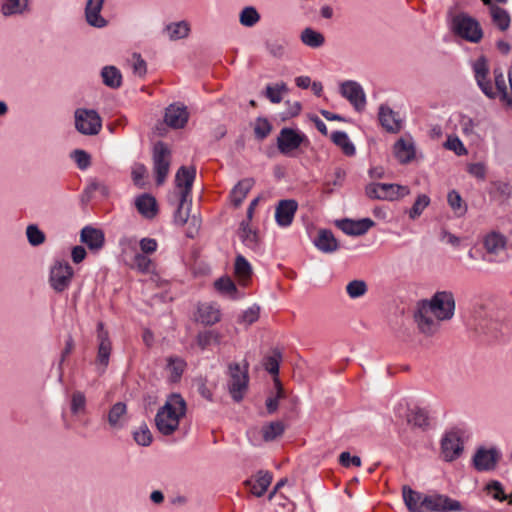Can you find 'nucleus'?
I'll list each match as a JSON object with an SVG mask.
<instances>
[{
    "instance_id": "c756f323",
    "label": "nucleus",
    "mask_w": 512,
    "mask_h": 512,
    "mask_svg": "<svg viewBox=\"0 0 512 512\" xmlns=\"http://www.w3.org/2000/svg\"><path fill=\"white\" fill-rule=\"evenodd\" d=\"M315 246L324 253H332L339 248L337 239L331 230L322 229L314 240Z\"/></svg>"
},
{
    "instance_id": "423d86ee",
    "label": "nucleus",
    "mask_w": 512,
    "mask_h": 512,
    "mask_svg": "<svg viewBox=\"0 0 512 512\" xmlns=\"http://www.w3.org/2000/svg\"><path fill=\"white\" fill-rule=\"evenodd\" d=\"M410 190L407 186L387 183H370L365 187V194L370 199L397 200L408 195Z\"/></svg>"
},
{
    "instance_id": "58836bf2",
    "label": "nucleus",
    "mask_w": 512,
    "mask_h": 512,
    "mask_svg": "<svg viewBox=\"0 0 512 512\" xmlns=\"http://www.w3.org/2000/svg\"><path fill=\"white\" fill-rule=\"evenodd\" d=\"M332 142L342 149L346 156H353L356 153L355 146L350 141L347 133L343 131H335L331 135Z\"/></svg>"
},
{
    "instance_id": "c03bdc74",
    "label": "nucleus",
    "mask_w": 512,
    "mask_h": 512,
    "mask_svg": "<svg viewBox=\"0 0 512 512\" xmlns=\"http://www.w3.org/2000/svg\"><path fill=\"white\" fill-rule=\"evenodd\" d=\"M137 271L147 274L154 270V264L152 260L145 254L136 253L133 258V264L131 266Z\"/></svg>"
},
{
    "instance_id": "f03ea898",
    "label": "nucleus",
    "mask_w": 512,
    "mask_h": 512,
    "mask_svg": "<svg viewBox=\"0 0 512 512\" xmlns=\"http://www.w3.org/2000/svg\"><path fill=\"white\" fill-rule=\"evenodd\" d=\"M186 409L183 397L178 393H172L155 416L158 431L163 435H171L179 427L180 419L185 416Z\"/></svg>"
},
{
    "instance_id": "a211bd4d",
    "label": "nucleus",
    "mask_w": 512,
    "mask_h": 512,
    "mask_svg": "<svg viewBox=\"0 0 512 512\" xmlns=\"http://www.w3.org/2000/svg\"><path fill=\"white\" fill-rule=\"evenodd\" d=\"M375 225L370 218L360 220L343 219L337 222V226L347 235L361 236Z\"/></svg>"
},
{
    "instance_id": "f704fd0d",
    "label": "nucleus",
    "mask_w": 512,
    "mask_h": 512,
    "mask_svg": "<svg viewBox=\"0 0 512 512\" xmlns=\"http://www.w3.org/2000/svg\"><path fill=\"white\" fill-rule=\"evenodd\" d=\"M187 364L184 359L178 356H170L167 358V366L166 369L169 371V380L172 383H177L180 381Z\"/></svg>"
},
{
    "instance_id": "f8f14e48",
    "label": "nucleus",
    "mask_w": 512,
    "mask_h": 512,
    "mask_svg": "<svg viewBox=\"0 0 512 512\" xmlns=\"http://www.w3.org/2000/svg\"><path fill=\"white\" fill-rule=\"evenodd\" d=\"M306 136L293 128L284 127L277 137V148L281 154L288 155L298 149Z\"/></svg>"
},
{
    "instance_id": "a19ab883",
    "label": "nucleus",
    "mask_w": 512,
    "mask_h": 512,
    "mask_svg": "<svg viewBox=\"0 0 512 512\" xmlns=\"http://www.w3.org/2000/svg\"><path fill=\"white\" fill-rule=\"evenodd\" d=\"M301 41L308 47H311V48H319L321 47L324 42H325V38L324 36L312 29V28H305L302 32H301Z\"/></svg>"
},
{
    "instance_id": "603ef678",
    "label": "nucleus",
    "mask_w": 512,
    "mask_h": 512,
    "mask_svg": "<svg viewBox=\"0 0 512 512\" xmlns=\"http://www.w3.org/2000/svg\"><path fill=\"white\" fill-rule=\"evenodd\" d=\"M260 19V15L254 7H245L240 13V23L246 27L254 26Z\"/></svg>"
},
{
    "instance_id": "e2e57ef3",
    "label": "nucleus",
    "mask_w": 512,
    "mask_h": 512,
    "mask_svg": "<svg viewBox=\"0 0 512 512\" xmlns=\"http://www.w3.org/2000/svg\"><path fill=\"white\" fill-rule=\"evenodd\" d=\"M126 413V404L123 402L115 403L108 413V422L111 426H116L120 418Z\"/></svg>"
},
{
    "instance_id": "4be33fe9",
    "label": "nucleus",
    "mask_w": 512,
    "mask_h": 512,
    "mask_svg": "<svg viewBox=\"0 0 512 512\" xmlns=\"http://www.w3.org/2000/svg\"><path fill=\"white\" fill-rule=\"evenodd\" d=\"M188 118L189 113L185 106L170 105L166 108L164 120L165 123L172 128H183Z\"/></svg>"
},
{
    "instance_id": "aec40b11",
    "label": "nucleus",
    "mask_w": 512,
    "mask_h": 512,
    "mask_svg": "<svg viewBox=\"0 0 512 512\" xmlns=\"http://www.w3.org/2000/svg\"><path fill=\"white\" fill-rule=\"evenodd\" d=\"M378 118L381 126L390 133H398L401 130V119L398 113L387 105L379 107Z\"/></svg>"
},
{
    "instance_id": "ddd939ff",
    "label": "nucleus",
    "mask_w": 512,
    "mask_h": 512,
    "mask_svg": "<svg viewBox=\"0 0 512 512\" xmlns=\"http://www.w3.org/2000/svg\"><path fill=\"white\" fill-rule=\"evenodd\" d=\"M423 504L426 512H452L461 510L459 501L439 494L424 496Z\"/></svg>"
},
{
    "instance_id": "9d476101",
    "label": "nucleus",
    "mask_w": 512,
    "mask_h": 512,
    "mask_svg": "<svg viewBox=\"0 0 512 512\" xmlns=\"http://www.w3.org/2000/svg\"><path fill=\"white\" fill-rule=\"evenodd\" d=\"M413 318L419 331L426 335H434L440 328V322L437 318L432 317V313L420 301L417 302Z\"/></svg>"
},
{
    "instance_id": "7ed1b4c3",
    "label": "nucleus",
    "mask_w": 512,
    "mask_h": 512,
    "mask_svg": "<svg viewBox=\"0 0 512 512\" xmlns=\"http://www.w3.org/2000/svg\"><path fill=\"white\" fill-rule=\"evenodd\" d=\"M420 302L431 311L438 321H447L454 316L455 299L450 291H438L430 300L424 299L420 300Z\"/></svg>"
},
{
    "instance_id": "bb28decb",
    "label": "nucleus",
    "mask_w": 512,
    "mask_h": 512,
    "mask_svg": "<svg viewBox=\"0 0 512 512\" xmlns=\"http://www.w3.org/2000/svg\"><path fill=\"white\" fill-rule=\"evenodd\" d=\"M507 239L499 232L492 231L483 239V245L489 255H497L506 248Z\"/></svg>"
},
{
    "instance_id": "ea45409f",
    "label": "nucleus",
    "mask_w": 512,
    "mask_h": 512,
    "mask_svg": "<svg viewBox=\"0 0 512 512\" xmlns=\"http://www.w3.org/2000/svg\"><path fill=\"white\" fill-rule=\"evenodd\" d=\"M101 76L103 83L110 88H119L122 84V75L115 66H105Z\"/></svg>"
},
{
    "instance_id": "de8ad7c7",
    "label": "nucleus",
    "mask_w": 512,
    "mask_h": 512,
    "mask_svg": "<svg viewBox=\"0 0 512 512\" xmlns=\"http://www.w3.org/2000/svg\"><path fill=\"white\" fill-rule=\"evenodd\" d=\"M430 204V198L426 194H420L418 195L417 199L415 200L414 204L408 211L409 218L412 220L417 219L420 217L422 212L425 210V208L428 207Z\"/></svg>"
},
{
    "instance_id": "69168bd1",
    "label": "nucleus",
    "mask_w": 512,
    "mask_h": 512,
    "mask_svg": "<svg viewBox=\"0 0 512 512\" xmlns=\"http://www.w3.org/2000/svg\"><path fill=\"white\" fill-rule=\"evenodd\" d=\"M86 406V397L85 395L80 392L76 391L72 394L71 399V412L73 414H78L81 411H84Z\"/></svg>"
},
{
    "instance_id": "8fccbe9b",
    "label": "nucleus",
    "mask_w": 512,
    "mask_h": 512,
    "mask_svg": "<svg viewBox=\"0 0 512 512\" xmlns=\"http://www.w3.org/2000/svg\"><path fill=\"white\" fill-rule=\"evenodd\" d=\"M170 38L173 40L182 39L188 36L190 28L187 22L180 21L167 26Z\"/></svg>"
},
{
    "instance_id": "79ce46f5",
    "label": "nucleus",
    "mask_w": 512,
    "mask_h": 512,
    "mask_svg": "<svg viewBox=\"0 0 512 512\" xmlns=\"http://www.w3.org/2000/svg\"><path fill=\"white\" fill-rule=\"evenodd\" d=\"M282 360V354L278 349H274L271 355H267L263 359V366L265 370L272 376L279 374V365Z\"/></svg>"
},
{
    "instance_id": "774afa93",
    "label": "nucleus",
    "mask_w": 512,
    "mask_h": 512,
    "mask_svg": "<svg viewBox=\"0 0 512 512\" xmlns=\"http://www.w3.org/2000/svg\"><path fill=\"white\" fill-rule=\"evenodd\" d=\"M339 463L346 468L351 466L359 467L361 459L359 456H352L348 451H344L339 456Z\"/></svg>"
},
{
    "instance_id": "dca6fc26",
    "label": "nucleus",
    "mask_w": 512,
    "mask_h": 512,
    "mask_svg": "<svg viewBox=\"0 0 512 512\" xmlns=\"http://www.w3.org/2000/svg\"><path fill=\"white\" fill-rule=\"evenodd\" d=\"M298 203L294 199L280 200L275 208V220L281 227H288L292 224Z\"/></svg>"
},
{
    "instance_id": "6e6d98bb",
    "label": "nucleus",
    "mask_w": 512,
    "mask_h": 512,
    "mask_svg": "<svg viewBox=\"0 0 512 512\" xmlns=\"http://www.w3.org/2000/svg\"><path fill=\"white\" fill-rule=\"evenodd\" d=\"M346 292L350 298H359L367 292V284L363 280L350 281L346 286Z\"/></svg>"
},
{
    "instance_id": "0eeeda50",
    "label": "nucleus",
    "mask_w": 512,
    "mask_h": 512,
    "mask_svg": "<svg viewBox=\"0 0 512 512\" xmlns=\"http://www.w3.org/2000/svg\"><path fill=\"white\" fill-rule=\"evenodd\" d=\"M75 127L83 135H97L102 128V120L95 110L77 109Z\"/></svg>"
},
{
    "instance_id": "3c124183",
    "label": "nucleus",
    "mask_w": 512,
    "mask_h": 512,
    "mask_svg": "<svg viewBox=\"0 0 512 512\" xmlns=\"http://www.w3.org/2000/svg\"><path fill=\"white\" fill-rule=\"evenodd\" d=\"M94 192H99L101 196L108 197L110 194L109 187L96 179L92 180L84 190V195L89 200L92 198Z\"/></svg>"
},
{
    "instance_id": "5fc2aeb1",
    "label": "nucleus",
    "mask_w": 512,
    "mask_h": 512,
    "mask_svg": "<svg viewBox=\"0 0 512 512\" xmlns=\"http://www.w3.org/2000/svg\"><path fill=\"white\" fill-rule=\"evenodd\" d=\"M26 235L28 242L32 246H39L45 242V234L42 232L37 225L30 224L27 226Z\"/></svg>"
},
{
    "instance_id": "412c9836",
    "label": "nucleus",
    "mask_w": 512,
    "mask_h": 512,
    "mask_svg": "<svg viewBox=\"0 0 512 512\" xmlns=\"http://www.w3.org/2000/svg\"><path fill=\"white\" fill-rule=\"evenodd\" d=\"M104 0H88L85 7V18L90 26L96 28L105 27L108 22L101 16Z\"/></svg>"
},
{
    "instance_id": "cd10ccee",
    "label": "nucleus",
    "mask_w": 512,
    "mask_h": 512,
    "mask_svg": "<svg viewBox=\"0 0 512 512\" xmlns=\"http://www.w3.org/2000/svg\"><path fill=\"white\" fill-rule=\"evenodd\" d=\"M238 235L242 243L247 248L255 252L260 249V240L258 233L250 228L248 221L241 222Z\"/></svg>"
},
{
    "instance_id": "4c0bfd02",
    "label": "nucleus",
    "mask_w": 512,
    "mask_h": 512,
    "mask_svg": "<svg viewBox=\"0 0 512 512\" xmlns=\"http://www.w3.org/2000/svg\"><path fill=\"white\" fill-rule=\"evenodd\" d=\"M199 319L205 325H213L220 321L221 313L211 304H202L198 307Z\"/></svg>"
},
{
    "instance_id": "393cba45",
    "label": "nucleus",
    "mask_w": 512,
    "mask_h": 512,
    "mask_svg": "<svg viewBox=\"0 0 512 512\" xmlns=\"http://www.w3.org/2000/svg\"><path fill=\"white\" fill-rule=\"evenodd\" d=\"M272 481V475L269 472L259 471L255 479L245 481V485L250 489V492L256 497H261L265 494Z\"/></svg>"
},
{
    "instance_id": "a878e982",
    "label": "nucleus",
    "mask_w": 512,
    "mask_h": 512,
    "mask_svg": "<svg viewBox=\"0 0 512 512\" xmlns=\"http://www.w3.org/2000/svg\"><path fill=\"white\" fill-rule=\"evenodd\" d=\"M402 496L409 512H426L423 504L424 496L409 486H403Z\"/></svg>"
},
{
    "instance_id": "680f3d73",
    "label": "nucleus",
    "mask_w": 512,
    "mask_h": 512,
    "mask_svg": "<svg viewBox=\"0 0 512 512\" xmlns=\"http://www.w3.org/2000/svg\"><path fill=\"white\" fill-rule=\"evenodd\" d=\"M485 490L488 494H490L494 499L498 501L507 500L508 497L504 492L502 484L497 480L490 481L486 486Z\"/></svg>"
},
{
    "instance_id": "e433bc0d",
    "label": "nucleus",
    "mask_w": 512,
    "mask_h": 512,
    "mask_svg": "<svg viewBox=\"0 0 512 512\" xmlns=\"http://www.w3.org/2000/svg\"><path fill=\"white\" fill-rule=\"evenodd\" d=\"M192 204L191 197L183 198V195H179V203L174 213V223L183 226L187 223L190 215V207Z\"/></svg>"
},
{
    "instance_id": "49530a36",
    "label": "nucleus",
    "mask_w": 512,
    "mask_h": 512,
    "mask_svg": "<svg viewBox=\"0 0 512 512\" xmlns=\"http://www.w3.org/2000/svg\"><path fill=\"white\" fill-rule=\"evenodd\" d=\"M221 341V335L214 331V330H208L204 332H200L197 335V345L202 349H206L211 344H219Z\"/></svg>"
},
{
    "instance_id": "052dcab7",
    "label": "nucleus",
    "mask_w": 512,
    "mask_h": 512,
    "mask_svg": "<svg viewBox=\"0 0 512 512\" xmlns=\"http://www.w3.org/2000/svg\"><path fill=\"white\" fill-rule=\"evenodd\" d=\"M288 90L287 85L285 83L276 84L275 86L268 85L266 87V97L272 103H280L282 101V92H286Z\"/></svg>"
},
{
    "instance_id": "f3484780",
    "label": "nucleus",
    "mask_w": 512,
    "mask_h": 512,
    "mask_svg": "<svg viewBox=\"0 0 512 512\" xmlns=\"http://www.w3.org/2000/svg\"><path fill=\"white\" fill-rule=\"evenodd\" d=\"M196 177V168L194 166H181L175 175V183L179 189V195L191 197L193 183Z\"/></svg>"
},
{
    "instance_id": "6ab92c4d",
    "label": "nucleus",
    "mask_w": 512,
    "mask_h": 512,
    "mask_svg": "<svg viewBox=\"0 0 512 512\" xmlns=\"http://www.w3.org/2000/svg\"><path fill=\"white\" fill-rule=\"evenodd\" d=\"M499 459V450H477L473 456V465L477 471H490L495 469Z\"/></svg>"
},
{
    "instance_id": "37998d69",
    "label": "nucleus",
    "mask_w": 512,
    "mask_h": 512,
    "mask_svg": "<svg viewBox=\"0 0 512 512\" xmlns=\"http://www.w3.org/2000/svg\"><path fill=\"white\" fill-rule=\"evenodd\" d=\"M215 289L221 294L230 296L235 299L238 292L235 283L229 277H221L214 283Z\"/></svg>"
},
{
    "instance_id": "5701e85b",
    "label": "nucleus",
    "mask_w": 512,
    "mask_h": 512,
    "mask_svg": "<svg viewBox=\"0 0 512 512\" xmlns=\"http://www.w3.org/2000/svg\"><path fill=\"white\" fill-rule=\"evenodd\" d=\"M407 424L413 428L426 431L430 427V417L428 411L420 407L408 408L405 414Z\"/></svg>"
},
{
    "instance_id": "09e8293b",
    "label": "nucleus",
    "mask_w": 512,
    "mask_h": 512,
    "mask_svg": "<svg viewBox=\"0 0 512 512\" xmlns=\"http://www.w3.org/2000/svg\"><path fill=\"white\" fill-rule=\"evenodd\" d=\"M271 131L272 125L266 118L258 117L256 119L254 125V135L257 140L263 141L269 136Z\"/></svg>"
},
{
    "instance_id": "9b49d317",
    "label": "nucleus",
    "mask_w": 512,
    "mask_h": 512,
    "mask_svg": "<svg viewBox=\"0 0 512 512\" xmlns=\"http://www.w3.org/2000/svg\"><path fill=\"white\" fill-rule=\"evenodd\" d=\"M97 339L99 341V345L95 363L98 366L100 373H104L109 364L112 343L109 339V333L104 329V324L102 322L97 324Z\"/></svg>"
},
{
    "instance_id": "7c9ffc66",
    "label": "nucleus",
    "mask_w": 512,
    "mask_h": 512,
    "mask_svg": "<svg viewBox=\"0 0 512 512\" xmlns=\"http://www.w3.org/2000/svg\"><path fill=\"white\" fill-rule=\"evenodd\" d=\"M135 206L138 212L148 219L154 218L158 211L156 199L149 194H143L137 197Z\"/></svg>"
},
{
    "instance_id": "13d9d810",
    "label": "nucleus",
    "mask_w": 512,
    "mask_h": 512,
    "mask_svg": "<svg viewBox=\"0 0 512 512\" xmlns=\"http://www.w3.org/2000/svg\"><path fill=\"white\" fill-rule=\"evenodd\" d=\"M26 6L27 0H23V3L20 0H6L2 5V13L5 16L21 13Z\"/></svg>"
},
{
    "instance_id": "20e7f679",
    "label": "nucleus",
    "mask_w": 512,
    "mask_h": 512,
    "mask_svg": "<svg viewBox=\"0 0 512 512\" xmlns=\"http://www.w3.org/2000/svg\"><path fill=\"white\" fill-rule=\"evenodd\" d=\"M228 390L235 402L243 400L249 384L248 363H245L244 368L240 367L239 363H230L228 366Z\"/></svg>"
},
{
    "instance_id": "0e129e2a",
    "label": "nucleus",
    "mask_w": 512,
    "mask_h": 512,
    "mask_svg": "<svg viewBox=\"0 0 512 512\" xmlns=\"http://www.w3.org/2000/svg\"><path fill=\"white\" fill-rule=\"evenodd\" d=\"M71 157L77 164V167L80 170H85L91 165V157L90 155L81 149H76L72 152Z\"/></svg>"
},
{
    "instance_id": "4d7b16f0",
    "label": "nucleus",
    "mask_w": 512,
    "mask_h": 512,
    "mask_svg": "<svg viewBox=\"0 0 512 512\" xmlns=\"http://www.w3.org/2000/svg\"><path fill=\"white\" fill-rule=\"evenodd\" d=\"M284 432V424L281 421L271 422L263 427V438L266 441L274 440Z\"/></svg>"
},
{
    "instance_id": "473e14b6",
    "label": "nucleus",
    "mask_w": 512,
    "mask_h": 512,
    "mask_svg": "<svg viewBox=\"0 0 512 512\" xmlns=\"http://www.w3.org/2000/svg\"><path fill=\"white\" fill-rule=\"evenodd\" d=\"M234 273L243 285H246L252 277V267L247 259L241 254H238L235 258Z\"/></svg>"
},
{
    "instance_id": "a18cd8bd",
    "label": "nucleus",
    "mask_w": 512,
    "mask_h": 512,
    "mask_svg": "<svg viewBox=\"0 0 512 512\" xmlns=\"http://www.w3.org/2000/svg\"><path fill=\"white\" fill-rule=\"evenodd\" d=\"M447 201L457 216H463L466 213L467 205L463 203L461 195L456 190H452L448 193Z\"/></svg>"
},
{
    "instance_id": "2f4dec72",
    "label": "nucleus",
    "mask_w": 512,
    "mask_h": 512,
    "mask_svg": "<svg viewBox=\"0 0 512 512\" xmlns=\"http://www.w3.org/2000/svg\"><path fill=\"white\" fill-rule=\"evenodd\" d=\"M394 154L401 164H407L415 158L414 145L401 138L394 144Z\"/></svg>"
},
{
    "instance_id": "4468645a",
    "label": "nucleus",
    "mask_w": 512,
    "mask_h": 512,
    "mask_svg": "<svg viewBox=\"0 0 512 512\" xmlns=\"http://www.w3.org/2000/svg\"><path fill=\"white\" fill-rule=\"evenodd\" d=\"M341 95L357 110L362 111L366 105V96L361 85L352 80L343 82L340 86Z\"/></svg>"
},
{
    "instance_id": "6e6552de",
    "label": "nucleus",
    "mask_w": 512,
    "mask_h": 512,
    "mask_svg": "<svg viewBox=\"0 0 512 512\" xmlns=\"http://www.w3.org/2000/svg\"><path fill=\"white\" fill-rule=\"evenodd\" d=\"M73 268L66 261H56L50 269L49 283L57 293H62L71 284Z\"/></svg>"
},
{
    "instance_id": "c85d7f7f",
    "label": "nucleus",
    "mask_w": 512,
    "mask_h": 512,
    "mask_svg": "<svg viewBox=\"0 0 512 512\" xmlns=\"http://www.w3.org/2000/svg\"><path fill=\"white\" fill-rule=\"evenodd\" d=\"M254 183L253 178H244L234 186L230 193L231 203L234 207H239L242 204Z\"/></svg>"
},
{
    "instance_id": "1a4fd4ad",
    "label": "nucleus",
    "mask_w": 512,
    "mask_h": 512,
    "mask_svg": "<svg viewBox=\"0 0 512 512\" xmlns=\"http://www.w3.org/2000/svg\"><path fill=\"white\" fill-rule=\"evenodd\" d=\"M153 164L156 173V182L158 185H161L164 183L170 167V150L162 141H158L154 145Z\"/></svg>"
},
{
    "instance_id": "c9c22d12",
    "label": "nucleus",
    "mask_w": 512,
    "mask_h": 512,
    "mask_svg": "<svg viewBox=\"0 0 512 512\" xmlns=\"http://www.w3.org/2000/svg\"><path fill=\"white\" fill-rule=\"evenodd\" d=\"M502 324L492 318L481 319L476 325V330L487 335L491 339H498L501 334Z\"/></svg>"
},
{
    "instance_id": "72a5a7b5",
    "label": "nucleus",
    "mask_w": 512,
    "mask_h": 512,
    "mask_svg": "<svg viewBox=\"0 0 512 512\" xmlns=\"http://www.w3.org/2000/svg\"><path fill=\"white\" fill-rule=\"evenodd\" d=\"M490 15L493 24L501 31H506L510 27L511 18L508 11L498 5L489 6Z\"/></svg>"
},
{
    "instance_id": "b1692460",
    "label": "nucleus",
    "mask_w": 512,
    "mask_h": 512,
    "mask_svg": "<svg viewBox=\"0 0 512 512\" xmlns=\"http://www.w3.org/2000/svg\"><path fill=\"white\" fill-rule=\"evenodd\" d=\"M80 240L85 243L90 250H99L104 246L105 236L102 230L85 226L81 230Z\"/></svg>"
},
{
    "instance_id": "864d4df0",
    "label": "nucleus",
    "mask_w": 512,
    "mask_h": 512,
    "mask_svg": "<svg viewBox=\"0 0 512 512\" xmlns=\"http://www.w3.org/2000/svg\"><path fill=\"white\" fill-rule=\"evenodd\" d=\"M275 386L277 389L276 395L274 397H268L266 399V408L269 414H273L278 409V402L279 399H282L285 397V392L282 387L281 382L275 378Z\"/></svg>"
},
{
    "instance_id": "338daca9",
    "label": "nucleus",
    "mask_w": 512,
    "mask_h": 512,
    "mask_svg": "<svg viewBox=\"0 0 512 512\" xmlns=\"http://www.w3.org/2000/svg\"><path fill=\"white\" fill-rule=\"evenodd\" d=\"M445 147L455 152L456 155L462 156L467 154V149L458 137H449L445 143Z\"/></svg>"
},
{
    "instance_id": "39448f33",
    "label": "nucleus",
    "mask_w": 512,
    "mask_h": 512,
    "mask_svg": "<svg viewBox=\"0 0 512 512\" xmlns=\"http://www.w3.org/2000/svg\"><path fill=\"white\" fill-rule=\"evenodd\" d=\"M452 29L461 38L478 43L483 37V31L479 22L466 14H459L453 18Z\"/></svg>"
},
{
    "instance_id": "f257e3e1",
    "label": "nucleus",
    "mask_w": 512,
    "mask_h": 512,
    "mask_svg": "<svg viewBox=\"0 0 512 512\" xmlns=\"http://www.w3.org/2000/svg\"><path fill=\"white\" fill-rule=\"evenodd\" d=\"M476 82L481 91L489 98L494 99L497 95L507 106H512V66L508 70L510 92L507 90L506 81L501 68L493 70L496 91L493 90L491 81L488 79L489 67L485 57H480L473 65Z\"/></svg>"
},
{
    "instance_id": "bf43d9fd",
    "label": "nucleus",
    "mask_w": 512,
    "mask_h": 512,
    "mask_svg": "<svg viewBox=\"0 0 512 512\" xmlns=\"http://www.w3.org/2000/svg\"><path fill=\"white\" fill-rule=\"evenodd\" d=\"M134 440L138 445L148 446L152 442V433L146 424H142L134 433Z\"/></svg>"
},
{
    "instance_id": "2eb2a0df",
    "label": "nucleus",
    "mask_w": 512,
    "mask_h": 512,
    "mask_svg": "<svg viewBox=\"0 0 512 512\" xmlns=\"http://www.w3.org/2000/svg\"><path fill=\"white\" fill-rule=\"evenodd\" d=\"M470 432L464 427L454 426L446 430L441 438L440 448H464L470 439Z\"/></svg>"
}]
</instances>
